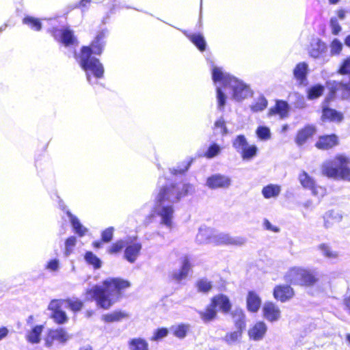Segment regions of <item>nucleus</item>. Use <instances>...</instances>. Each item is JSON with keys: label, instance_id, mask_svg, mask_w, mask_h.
Listing matches in <instances>:
<instances>
[{"label": "nucleus", "instance_id": "nucleus-60", "mask_svg": "<svg viewBox=\"0 0 350 350\" xmlns=\"http://www.w3.org/2000/svg\"><path fill=\"white\" fill-rule=\"evenodd\" d=\"M320 250H321L323 255L327 258H335L336 254H334L330 249V247L326 244H321L319 246Z\"/></svg>", "mask_w": 350, "mask_h": 350}, {"label": "nucleus", "instance_id": "nucleus-23", "mask_svg": "<svg viewBox=\"0 0 350 350\" xmlns=\"http://www.w3.org/2000/svg\"><path fill=\"white\" fill-rule=\"evenodd\" d=\"M289 111V105L286 101L278 100L276 101L275 107L269 111V116L279 115L281 118L286 117Z\"/></svg>", "mask_w": 350, "mask_h": 350}, {"label": "nucleus", "instance_id": "nucleus-24", "mask_svg": "<svg viewBox=\"0 0 350 350\" xmlns=\"http://www.w3.org/2000/svg\"><path fill=\"white\" fill-rule=\"evenodd\" d=\"M246 302L247 310L252 312H256L261 306V299L254 291L248 292Z\"/></svg>", "mask_w": 350, "mask_h": 350}, {"label": "nucleus", "instance_id": "nucleus-27", "mask_svg": "<svg viewBox=\"0 0 350 350\" xmlns=\"http://www.w3.org/2000/svg\"><path fill=\"white\" fill-rule=\"evenodd\" d=\"M231 315L236 328L245 329L246 323L245 315L243 310L241 308H236L232 311Z\"/></svg>", "mask_w": 350, "mask_h": 350}, {"label": "nucleus", "instance_id": "nucleus-14", "mask_svg": "<svg viewBox=\"0 0 350 350\" xmlns=\"http://www.w3.org/2000/svg\"><path fill=\"white\" fill-rule=\"evenodd\" d=\"M125 246L124 252V258L130 263H134L138 256H139L140 251L142 248V243L139 242H134L128 243Z\"/></svg>", "mask_w": 350, "mask_h": 350}, {"label": "nucleus", "instance_id": "nucleus-7", "mask_svg": "<svg viewBox=\"0 0 350 350\" xmlns=\"http://www.w3.org/2000/svg\"><path fill=\"white\" fill-rule=\"evenodd\" d=\"M49 31L54 39L65 47L77 46L79 44L78 39L75 35L74 31L69 27H64L61 29L53 27L49 29Z\"/></svg>", "mask_w": 350, "mask_h": 350}, {"label": "nucleus", "instance_id": "nucleus-47", "mask_svg": "<svg viewBox=\"0 0 350 350\" xmlns=\"http://www.w3.org/2000/svg\"><path fill=\"white\" fill-rule=\"evenodd\" d=\"M343 48L342 43L338 39L334 38L330 44V56L338 55Z\"/></svg>", "mask_w": 350, "mask_h": 350}, {"label": "nucleus", "instance_id": "nucleus-12", "mask_svg": "<svg viewBox=\"0 0 350 350\" xmlns=\"http://www.w3.org/2000/svg\"><path fill=\"white\" fill-rule=\"evenodd\" d=\"M309 54L312 57L322 62H327L329 59L327 44L319 38L311 43Z\"/></svg>", "mask_w": 350, "mask_h": 350}, {"label": "nucleus", "instance_id": "nucleus-42", "mask_svg": "<svg viewBox=\"0 0 350 350\" xmlns=\"http://www.w3.org/2000/svg\"><path fill=\"white\" fill-rule=\"evenodd\" d=\"M196 287L199 292L207 293L212 289L213 284L212 282L207 279L202 278L197 281Z\"/></svg>", "mask_w": 350, "mask_h": 350}, {"label": "nucleus", "instance_id": "nucleus-25", "mask_svg": "<svg viewBox=\"0 0 350 350\" xmlns=\"http://www.w3.org/2000/svg\"><path fill=\"white\" fill-rule=\"evenodd\" d=\"M190 269V261L187 257H185L183 261L181 268L172 273V278L177 282H180L187 276Z\"/></svg>", "mask_w": 350, "mask_h": 350}, {"label": "nucleus", "instance_id": "nucleus-9", "mask_svg": "<svg viewBox=\"0 0 350 350\" xmlns=\"http://www.w3.org/2000/svg\"><path fill=\"white\" fill-rule=\"evenodd\" d=\"M327 87L330 89V92L327 101L333 99L337 92H340L342 100H350V76L348 81H328Z\"/></svg>", "mask_w": 350, "mask_h": 350}, {"label": "nucleus", "instance_id": "nucleus-54", "mask_svg": "<svg viewBox=\"0 0 350 350\" xmlns=\"http://www.w3.org/2000/svg\"><path fill=\"white\" fill-rule=\"evenodd\" d=\"M77 238L75 236L68 237L65 241V255L68 256L72 251V248L75 246Z\"/></svg>", "mask_w": 350, "mask_h": 350}, {"label": "nucleus", "instance_id": "nucleus-43", "mask_svg": "<svg viewBox=\"0 0 350 350\" xmlns=\"http://www.w3.org/2000/svg\"><path fill=\"white\" fill-rule=\"evenodd\" d=\"M257 137L262 141H267L271 138L270 129L266 126H259L256 130Z\"/></svg>", "mask_w": 350, "mask_h": 350}, {"label": "nucleus", "instance_id": "nucleus-1", "mask_svg": "<svg viewBox=\"0 0 350 350\" xmlns=\"http://www.w3.org/2000/svg\"><path fill=\"white\" fill-rule=\"evenodd\" d=\"M157 187L159 192L155 198L153 211L160 217V224L171 229L174 213V204L179 202L182 198L192 194L195 189L190 183H168L162 177L159 178Z\"/></svg>", "mask_w": 350, "mask_h": 350}, {"label": "nucleus", "instance_id": "nucleus-11", "mask_svg": "<svg viewBox=\"0 0 350 350\" xmlns=\"http://www.w3.org/2000/svg\"><path fill=\"white\" fill-rule=\"evenodd\" d=\"M327 82L328 81L326 82V87L327 88L329 91L323 103L322 116L324 118L329 120L330 121L340 122L343 119V114L336 109L329 107L328 105L330 103V102L333 101L336 98L337 96L341 97V94L340 92H337L333 99L327 101V96L330 92V89L327 87ZM340 98L342 99V98Z\"/></svg>", "mask_w": 350, "mask_h": 350}, {"label": "nucleus", "instance_id": "nucleus-55", "mask_svg": "<svg viewBox=\"0 0 350 350\" xmlns=\"http://www.w3.org/2000/svg\"><path fill=\"white\" fill-rule=\"evenodd\" d=\"M113 232H114V228L113 227H109L104 230L101 232V241L103 243H109L110 242L113 237Z\"/></svg>", "mask_w": 350, "mask_h": 350}, {"label": "nucleus", "instance_id": "nucleus-30", "mask_svg": "<svg viewBox=\"0 0 350 350\" xmlns=\"http://www.w3.org/2000/svg\"><path fill=\"white\" fill-rule=\"evenodd\" d=\"M281 191V187L278 185L269 184L262 189V195L266 199L277 198Z\"/></svg>", "mask_w": 350, "mask_h": 350}, {"label": "nucleus", "instance_id": "nucleus-19", "mask_svg": "<svg viewBox=\"0 0 350 350\" xmlns=\"http://www.w3.org/2000/svg\"><path fill=\"white\" fill-rule=\"evenodd\" d=\"M294 295L293 289L288 285H279L273 290L274 297L282 302H285Z\"/></svg>", "mask_w": 350, "mask_h": 350}, {"label": "nucleus", "instance_id": "nucleus-59", "mask_svg": "<svg viewBox=\"0 0 350 350\" xmlns=\"http://www.w3.org/2000/svg\"><path fill=\"white\" fill-rule=\"evenodd\" d=\"M339 72L342 75L350 74V56L343 61L339 68Z\"/></svg>", "mask_w": 350, "mask_h": 350}, {"label": "nucleus", "instance_id": "nucleus-8", "mask_svg": "<svg viewBox=\"0 0 350 350\" xmlns=\"http://www.w3.org/2000/svg\"><path fill=\"white\" fill-rule=\"evenodd\" d=\"M322 174L334 179L347 180L350 182V167L333 163L325 162L321 167Z\"/></svg>", "mask_w": 350, "mask_h": 350}, {"label": "nucleus", "instance_id": "nucleus-5", "mask_svg": "<svg viewBox=\"0 0 350 350\" xmlns=\"http://www.w3.org/2000/svg\"><path fill=\"white\" fill-rule=\"evenodd\" d=\"M286 280L294 285L312 287L319 282L320 273L317 269L294 267L286 275Z\"/></svg>", "mask_w": 350, "mask_h": 350}, {"label": "nucleus", "instance_id": "nucleus-56", "mask_svg": "<svg viewBox=\"0 0 350 350\" xmlns=\"http://www.w3.org/2000/svg\"><path fill=\"white\" fill-rule=\"evenodd\" d=\"M215 129H219L220 133L224 136L226 135L228 133V129L226 126V122L223 117H220L217 120L214 124Z\"/></svg>", "mask_w": 350, "mask_h": 350}, {"label": "nucleus", "instance_id": "nucleus-21", "mask_svg": "<svg viewBox=\"0 0 350 350\" xmlns=\"http://www.w3.org/2000/svg\"><path fill=\"white\" fill-rule=\"evenodd\" d=\"M314 126L308 125L298 131L295 142L298 146H303L307 140L312 137L315 133Z\"/></svg>", "mask_w": 350, "mask_h": 350}, {"label": "nucleus", "instance_id": "nucleus-53", "mask_svg": "<svg viewBox=\"0 0 350 350\" xmlns=\"http://www.w3.org/2000/svg\"><path fill=\"white\" fill-rule=\"evenodd\" d=\"M327 162L348 166V165H350V156L347 157L343 154H338L333 160L328 161Z\"/></svg>", "mask_w": 350, "mask_h": 350}, {"label": "nucleus", "instance_id": "nucleus-18", "mask_svg": "<svg viewBox=\"0 0 350 350\" xmlns=\"http://www.w3.org/2000/svg\"><path fill=\"white\" fill-rule=\"evenodd\" d=\"M338 144V138L335 134L320 136L315 146L321 150H329Z\"/></svg>", "mask_w": 350, "mask_h": 350}, {"label": "nucleus", "instance_id": "nucleus-4", "mask_svg": "<svg viewBox=\"0 0 350 350\" xmlns=\"http://www.w3.org/2000/svg\"><path fill=\"white\" fill-rule=\"evenodd\" d=\"M212 79L215 85L219 83L224 88H230L232 97L237 101H241L253 94L247 84L229 73L224 72L221 68L214 66L212 68Z\"/></svg>", "mask_w": 350, "mask_h": 350}, {"label": "nucleus", "instance_id": "nucleus-63", "mask_svg": "<svg viewBox=\"0 0 350 350\" xmlns=\"http://www.w3.org/2000/svg\"><path fill=\"white\" fill-rule=\"evenodd\" d=\"M263 226L267 230L272 231L274 232H280V228L277 226H273L267 219H264Z\"/></svg>", "mask_w": 350, "mask_h": 350}, {"label": "nucleus", "instance_id": "nucleus-33", "mask_svg": "<svg viewBox=\"0 0 350 350\" xmlns=\"http://www.w3.org/2000/svg\"><path fill=\"white\" fill-rule=\"evenodd\" d=\"M187 36L199 51L202 52L206 50V42L201 33H193L187 35Z\"/></svg>", "mask_w": 350, "mask_h": 350}, {"label": "nucleus", "instance_id": "nucleus-52", "mask_svg": "<svg viewBox=\"0 0 350 350\" xmlns=\"http://www.w3.org/2000/svg\"><path fill=\"white\" fill-rule=\"evenodd\" d=\"M168 329L165 327L158 328L154 330L150 340L152 341H159L166 337L168 334Z\"/></svg>", "mask_w": 350, "mask_h": 350}, {"label": "nucleus", "instance_id": "nucleus-32", "mask_svg": "<svg viewBox=\"0 0 350 350\" xmlns=\"http://www.w3.org/2000/svg\"><path fill=\"white\" fill-rule=\"evenodd\" d=\"M126 317H128V314L126 312L121 310H116L111 313L103 314L101 319L105 323H113L120 321Z\"/></svg>", "mask_w": 350, "mask_h": 350}, {"label": "nucleus", "instance_id": "nucleus-57", "mask_svg": "<svg viewBox=\"0 0 350 350\" xmlns=\"http://www.w3.org/2000/svg\"><path fill=\"white\" fill-rule=\"evenodd\" d=\"M329 26L331 27L332 33L334 36L338 35L342 30V27L336 17H332L330 18Z\"/></svg>", "mask_w": 350, "mask_h": 350}, {"label": "nucleus", "instance_id": "nucleus-15", "mask_svg": "<svg viewBox=\"0 0 350 350\" xmlns=\"http://www.w3.org/2000/svg\"><path fill=\"white\" fill-rule=\"evenodd\" d=\"M267 331L266 323L263 321H258L248 330V336L253 340L260 341L263 339Z\"/></svg>", "mask_w": 350, "mask_h": 350}, {"label": "nucleus", "instance_id": "nucleus-2", "mask_svg": "<svg viewBox=\"0 0 350 350\" xmlns=\"http://www.w3.org/2000/svg\"><path fill=\"white\" fill-rule=\"evenodd\" d=\"M107 35V29H102L98 32L90 46H82L79 54L75 51V57L85 72L87 80L91 85L96 84V79H101L104 75L105 70L103 64L92 55H101L105 46V38Z\"/></svg>", "mask_w": 350, "mask_h": 350}, {"label": "nucleus", "instance_id": "nucleus-49", "mask_svg": "<svg viewBox=\"0 0 350 350\" xmlns=\"http://www.w3.org/2000/svg\"><path fill=\"white\" fill-rule=\"evenodd\" d=\"M64 302L67 305L66 307L70 308L73 312L80 311L83 306V302L78 299H68L66 300H64Z\"/></svg>", "mask_w": 350, "mask_h": 350}, {"label": "nucleus", "instance_id": "nucleus-44", "mask_svg": "<svg viewBox=\"0 0 350 350\" xmlns=\"http://www.w3.org/2000/svg\"><path fill=\"white\" fill-rule=\"evenodd\" d=\"M23 23L29 26L32 29L40 31L42 29V23L39 19L32 17L26 16L23 18Z\"/></svg>", "mask_w": 350, "mask_h": 350}, {"label": "nucleus", "instance_id": "nucleus-62", "mask_svg": "<svg viewBox=\"0 0 350 350\" xmlns=\"http://www.w3.org/2000/svg\"><path fill=\"white\" fill-rule=\"evenodd\" d=\"M312 193L313 196H323L325 193V189L315 185L314 186V188H312L311 189Z\"/></svg>", "mask_w": 350, "mask_h": 350}, {"label": "nucleus", "instance_id": "nucleus-16", "mask_svg": "<svg viewBox=\"0 0 350 350\" xmlns=\"http://www.w3.org/2000/svg\"><path fill=\"white\" fill-rule=\"evenodd\" d=\"M265 318L270 321L274 322L280 318V308L272 302H266L262 308Z\"/></svg>", "mask_w": 350, "mask_h": 350}, {"label": "nucleus", "instance_id": "nucleus-64", "mask_svg": "<svg viewBox=\"0 0 350 350\" xmlns=\"http://www.w3.org/2000/svg\"><path fill=\"white\" fill-rule=\"evenodd\" d=\"M116 8V4H113L110 8L109 12L106 14V16L103 19V23H106V21L109 18L111 14H113L115 13V10Z\"/></svg>", "mask_w": 350, "mask_h": 350}, {"label": "nucleus", "instance_id": "nucleus-17", "mask_svg": "<svg viewBox=\"0 0 350 350\" xmlns=\"http://www.w3.org/2000/svg\"><path fill=\"white\" fill-rule=\"evenodd\" d=\"M308 74V65L304 62L298 63L293 69V76L299 85H306L307 84Z\"/></svg>", "mask_w": 350, "mask_h": 350}, {"label": "nucleus", "instance_id": "nucleus-37", "mask_svg": "<svg viewBox=\"0 0 350 350\" xmlns=\"http://www.w3.org/2000/svg\"><path fill=\"white\" fill-rule=\"evenodd\" d=\"M258 152V148L256 145H249L245 146L244 150L241 151V156L243 160L250 161L256 156Z\"/></svg>", "mask_w": 350, "mask_h": 350}, {"label": "nucleus", "instance_id": "nucleus-46", "mask_svg": "<svg viewBox=\"0 0 350 350\" xmlns=\"http://www.w3.org/2000/svg\"><path fill=\"white\" fill-rule=\"evenodd\" d=\"M217 108L219 111H223L226 104V95L223 92L221 88L217 87Z\"/></svg>", "mask_w": 350, "mask_h": 350}, {"label": "nucleus", "instance_id": "nucleus-38", "mask_svg": "<svg viewBox=\"0 0 350 350\" xmlns=\"http://www.w3.org/2000/svg\"><path fill=\"white\" fill-rule=\"evenodd\" d=\"M84 258L87 263L93 266L94 269H97L101 267V260L92 252H87L85 254Z\"/></svg>", "mask_w": 350, "mask_h": 350}, {"label": "nucleus", "instance_id": "nucleus-29", "mask_svg": "<svg viewBox=\"0 0 350 350\" xmlns=\"http://www.w3.org/2000/svg\"><path fill=\"white\" fill-rule=\"evenodd\" d=\"M43 325L34 326L26 335L27 340L31 344H38L40 342Z\"/></svg>", "mask_w": 350, "mask_h": 350}, {"label": "nucleus", "instance_id": "nucleus-48", "mask_svg": "<svg viewBox=\"0 0 350 350\" xmlns=\"http://www.w3.org/2000/svg\"><path fill=\"white\" fill-rule=\"evenodd\" d=\"M51 318L57 324H64L68 321L66 313L62 310H57L51 313Z\"/></svg>", "mask_w": 350, "mask_h": 350}, {"label": "nucleus", "instance_id": "nucleus-36", "mask_svg": "<svg viewBox=\"0 0 350 350\" xmlns=\"http://www.w3.org/2000/svg\"><path fill=\"white\" fill-rule=\"evenodd\" d=\"M129 345L131 350H148V342L141 338L130 340Z\"/></svg>", "mask_w": 350, "mask_h": 350}, {"label": "nucleus", "instance_id": "nucleus-50", "mask_svg": "<svg viewBox=\"0 0 350 350\" xmlns=\"http://www.w3.org/2000/svg\"><path fill=\"white\" fill-rule=\"evenodd\" d=\"M342 215H340L338 213H335L334 211H327L323 217L325 228H328L332 226L329 221L327 220V218L335 219L339 221L342 219Z\"/></svg>", "mask_w": 350, "mask_h": 350}, {"label": "nucleus", "instance_id": "nucleus-35", "mask_svg": "<svg viewBox=\"0 0 350 350\" xmlns=\"http://www.w3.org/2000/svg\"><path fill=\"white\" fill-rule=\"evenodd\" d=\"M299 180L302 185V187L305 189H308L310 190L312 188H314V186L316 185L315 180L309 176V174L303 171L299 176Z\"/></svg>", "mask_w": 350, "mask_h": 350}, {"label": "nucleus", "instance_id": "nucleus-13", "mask_svg": "<svg viewBox=\"0 0 350 350\" xmlns=\"http://www.w3.org/2000/svg\"><path fill=\"white\" fill-rule=\"evenodd\" d=\"M246 239L242 237H232L224 232H217L215 230L213 243L215 245H231L236 246L243 245Z\"/></svg>", "mask_w": 350, "mask_h": 350}, {"label": "nucleus", "instance_id": "nucleus-26", "mask_svg": "<svg viewBox=\"0 0 350 350\" xmlns=\"http://www.w3.org/2000/svg\"><path fill=\"white\" fill-rule=\"evenodd\" d=\"M50 336L54 341H57L62 345H65L71 338L65 329L59 327L49 330Z\"/></svg>", "mask_w": 350, "mask_h": 350}, {"label": "nucleus", "instance_id": "nucleus-40", "mask_svg": "<svg viewBox=\"0 0 350 350\" xmlns=\"http://www.w3.org/2000/svg\"><path fill=\"white\" fill-rule=\"evenodd\" d=\"M189 329V325L187 324H179L172 327L173 334L178 338H184Z\"/></svg>", "mask_w": 350, "mask_h": 350}, {"label": "nucleus", "instance_id": "nucleus-51", "mask_svg": "<svg viewBox=\"0 0 350 350\" xmlns=\"http://www.w3.org/2000/svg\"><path fill=\"white\" fill-rule=\"evenodd\" d=\"M126 242L122 239L117 241L113 243L108 249V252L111 254H114L120 252L125 247Z\"/></svg>", "mask_w": 350, "mask_h": 350}, {"label": "nucleus", "instance_id": "nucleus-22", "mask_svg": "<svg viewBox=\"0 0 350 350\" xmlns=\"http://www.w3.org/2000/svg\"><path fill=\"white\" fill-rule=\"evenodd\" d=\"M66 215L69 217L73 231L80 237H83L88 231V229L83 226L79 219L70 211H66Z\"/></svg>", "mask_w": 350, "mask_h": 350}, {"label": "nucleus", "instance_id": "nucleus-6", "mask_svg": "<svg viewBox=\"0 0 350 350\" xmlns=\"http://www.w3.org/2000/svg\"><path fill=\"white\" fill-rule=\"evenodd\" d=\"M231 308L232 304L230 299L226 295L221 293L213 297L205 311H199L198 314L203 322L207 323L216 318L217 310L224 314H228Z\"/></svg>", "mask_w": 350, "mask_h": 350}, {"label": "nucleus", "instance_id": "nucleus-20", "mask_svg": "<svg viewBox=\"0 0 350 350\" xmlns=\"http://www.w3.org/2000/svg\"><path fill=\"white\" fill-rule=\"evenodd\" d=\"M215 230L206 226H201L196 235V241L200 244L213 243Z\"/></svg>", "mask_w": 350, "mask_h": 350}, {"label": "nucleus", "instance_id": "nucleus-58", "mask_svg": "<svg viewBox=\"0 0 350 350\" xmlns=\"http://www.w3.org/2000/svg\"><path fill=\"white\" fill-rule=\"evenodd\" d=\"M64 300L62 299H53L49 304L48 309L51 310L52 312L61 310V307L62 306Z\"/></svg>", "mask_w": 350, "mask_h": 350}, {"label": "nucleus", "instance_id": "nucleus-3", "mask_svg": "<svg viewBox=\"0 0 350 350\" xmlns=\"http://www.w3.org/2000/svg\"><path fill=\"white\" fill-rule=\"evenodd\" d=\"M131 286L128 280L121 278L105 280L103 285H94L86 290V298L94 300L98 307L109 309L120 297L122 290Z\"/></svg>", "mask_w": 350, "mask_h": 350}, {"label": "nucleus", "instance_id": "nucleus-34", "mask_svg": "<svg viewBox=\"0 0 350 350\" xmlns=\"http://www.w3.org/2000/svg\"><path fill=\"white\" fill-rule=\"evenodd\" d=\"M247 144V138L244 135H238L232 142V147L239 154L241 153V151L244 150Z\"/></svg>", "mask_w": 350, "mask_h": 350}, {"label": "nucleus", "instance_id": "nucleus-31", "mask_svg": "<svg viewBox=\"0 0 350 350\" xmlns=\"http://www.w3.org/2000/svg\"><path fill=\"white\" fill-rule=\"evenodd\" d=\"M244 329H237L236 331L227 333L223 338V340L228 345H234L239 343L242 338Z\"/></svg>", "mask_w": 350, "mask_h": 350}, {"label": "nucleus", "instance_id": "nucleus-28", "mask_svg": "<svg viewBox=\"0 0 350 350\" xmlns=\"http://www.w3.org/2000/svg\"><path fill=\"white\" fill-rule=\"evenodd\" d=\"M325 92V86L321 83H317L310 86L306 90L308 100H312L321 97Z\"/></svg>", "mask_w": 350, "mask_h": 350}, {"label": "nucleus", "instance_id": "nucleus-10", "mask_svg": "<svg viewBox=\"0 0 350 350\" xmlns=\"http://www.w3.org/2000/svg\"><path fill=\"white\" fill-rule=\"evenodd\" d=\"M205 185L211 189H227L232 185V179L225 174L216 173L206 178Z\"/></svg>", "mask_w": 350, "mask_h": 350}, {"label": "nucleus", "instance_id": "nucleus-41", "mask_svg": "<svg viewBox=\"0 0 350 350\" xmlns=\"http://www.w3.org/2000/svg\"><path fill=\"white\" fill-rule=\"evenodd\" d=\"M221 151V146L215 143H211L204 153V157L207 159H213L220 154Z\"/></svg>", "mask_w": 350, "mask_h": 350}, {"label": "nucleus", "instance_id": "nucleus-45", "mask_svg": "<svg viewBox=\"0 0 350 350\" xmlns=\"http://www.w3.org/2000/svg\"><path fill=\"white\" fill-rule=\"evenodd\" d=\"M267 100L265 96H260L256 103L251 105V110L254 112L263 111L267 107Z\"/></svg>", "mask_w": 350, "mask_h": 350}, {"label": "nucleus", "instance_id": "nucleus-39", "mask_svg": "<svg viewBox=\"0 0 350 350\" xmlns=\"http://www.w3.org/2000/svg\"><path fill=\"white\" fill-rule=\"evenodd\" d=\"M192 162L193 159H191L188 161H185L182 162L179 165H178L176 168H170L169 170L173 175L184 174L189 170Z\"/></svg>", "mask_w": 350, "mask_h": 350}, {"label": "nucleus", "instance_id": "nucleus-61", "mask_svg": "<svg viewBox=\"0 0 350 350\" xmlns=\"http://www.w3.org/2000/svg\"><path fill=\"white\" fill-rule=\"evenodd\" d=\"M46 268L52 271H56L59 268V261L57 258L49 260L46 265Z\"/></svg>", "mask_w": 350, "mask_h": 350}]
</instances>
